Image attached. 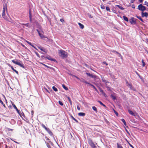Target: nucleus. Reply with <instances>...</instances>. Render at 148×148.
Instances as JSON below:
<instances>
[{"label": "nucleus", "mask_w": 148, "mask_h": 148, "mask_svg": "<svg viewBox=\"0 0 148 148\" xmlns=\"http://www.w3.org/2000/svg\"><path fill=\"white\" fill-rule=\"evenodd\" d=\"M58 52L60 56L63 58H66L67 57V53L62 50H59Z\"/></svg>", "instance_id": "1"}, {"label": "nucleus", "mask_w": 148, "mask_h": 148, "mask_svg": "<svg viewBox=\"0 0 148 148\" xmlns=\"http://www.w3.org/2000/svg\"><path fill=\"white\" fill-rule=\"evenodd\" d=\"M12 61L14 64L16 65H17L18 66H19L21 67L24 68V66L22 64L21 62V61H20L19 60H12Z\"/></svg>", "instance_id": "2"}, {"label": "nucleus", "mask_w": 148, "mask_h": 148, "mask_svg": "<svg viewBox=\"0 0 148 148\" xmlns=\"http://www.w3.org/2000/svg\"><path fill=\"white\" fill-rule=\"evenodd\" d=\"M88 143L92 148H97L95 144L93 142L91 139H89Z\"/></svg>", "instance_id": "3"}, {"label": "nucleus", "mask_w": 148, "mask_h": 148, "mask_svg": "<svg viewBox=\"0 0 148 148\" xmlns=\"http://www.w3.org/2000/svg\"><path fill=\"white\" fill-rule=\"evenodd\" d=\"M138 8L139 10L143 12L146 10L145 7L141 4H140L138 6Z\"/></svg>", "instance_id": "4"}, {"label": "nucleus", "mask_w": 148, "mask_h": 148, "mask_svg": "<svg viewBox=\"0 0 148 148\" xmlns=\"http://www.w3.org/2000/svg\"><path fill=\"white\" fill-rule=\"evenodd\" d=\"M142 16L143 17H145L147 18L148 16V14L147 12H142L141 13Z\"/></svg>", "instance_id": "5"}, {"label": "nucleus", "mask_w": 148, "mask_h": 148, "mask_svg": "<svg viewBox=\"0 0 148 148\" xmlns=\"http://www.w3.org/2000/svg\"><path fill=\"white\" fill-rule=\"evenodd\" d=\"M130 21L132 24H135L136 23V21L133 17L131 18L130 19Z\"/></svg>", "instance_id": "6"}, {"label": "nucleus", "mask_w": 148, "mask_h": 148, "mask_svg": "<svg viewBox=\"0 0 148 148\" xmlns=\"http://www.w3.org/2000/svg\"><path fill=\"white\" fill-rule=\"evenodd\" d=\"M45 58L47 59L48 60H50L52 61H55L56 60L52 58L51 56H47L45 57Z\"/></svg>", "instance_id": "7"}, {"label": "nucleus", "mask_w": 148, "mask_h": 148, "mask_svg": "<svg viewBox=\"0 0 148 148\" xmlns=\"http://www.w3.org/2000/svg\"><path fill=\"white\" fill-rule=\"evenodd\" d=\"M128 112L130 114L134 116H136L137 115V114L136 113H134L132 111L130 110H128Z\"/></svg>", "instance_id": "8"}, {"label": "nucleus", "mask_w": 148, "mask_h": 148, "mask_svg": "<svg viewBox=\"0 0 148 148\" xmlns=\"http://www.w3.org/2000/svg\"><path fill=\"white\" fill-rule=\"evenodd\" d=\"M3 13L2 14V16L5 19H6V18L5 16V7L4 6L3 8Z\"/></svg>", "instance_id": "9"}, {"label": "nucleus", "mask_w": 148, "mask_h": 148, "mask_svg": "<svg viewBox=\"0 0 148 148\" xmlns=\"http://www.w3.org/2000/svg\"><path fill=\"white\" fill-rule=\"evenodd\" d=\"M86 74L88 76L92 77V78H95L96 77V76L95 75H93L92 74H91L88 73H86Z\"/></svg>", "instance_id": "10"}, {"label": "nucleus", "mask_w": 148, "mask_h": 148, "mask_svg": "<svg viewBox=\"0 0 148 148\" xmlns=\"http://www.w3.org/2000/svg\"><path fill=\"white\" fill-rule=\"evenodd\" d=\"M37 31L39 35L41 38H43L45 37L38 30H37Z\"/></svg>", "instance_id": "11"}, {"label": "nucleus", "mask_w": 148, "mask_h": 148, "mask_svg": "<svg viewBox=\"0 0 148 148\" xmlns=\"http://www.w3.org/2000/svg\"><path fill=\"white\" fill-rule=\"evenodd\" d=\"M46 130L47 132L48 133L51 135H53V133L51 131V130L49 128H48Z\"/></svg>", "instance_id": "12"}, {"label": "nucleus", "mask_w": 148, "mask_h": 148, "mask_svg": "<svg viewBox=\"0 0 148 148\" xmlns=\"http://www.w3.org/2000/svg\"><path fill=\"white\" fill-rule=\"evenodd\" d=\"M78 115L80 116H83L85 115V114L83 112H80L78 113Z\"/></svg>", "instance_id": "13"}, {"label": "nucleus", "mask_w": 148, "mask_h": 148, "mask_svg": "<svg viewBox=\"0 0 148 148\" xmlns=\"http://www.w3.org/2000/svg\"><path fill=\"white\" fill-rule=\"evenodd\" d=\"M78 24L79 25V27H80L81 29H83L84 28V27L83 24H82L80 23H78Z\"/></svg>", "instance_id": "14"}, {"label": "nucleus", "mask_w": 148, "mask_h": 148, "mask_svg": "<svg viewBox=\"0 0 148 148\" xmlns=\"http://www.w3.org/2000/svg\"><path fill=\"white\" fill-rule=\"evenodd\" d=\"M85 83H86V84H89L90 86H91L92 87H93L94 89H95V90H97V89L95 87V86L93 85L90 84L89 83H88L87 82H85Z\"/></svg>", "instance_id": "15"}, {"label": "nucleus", "mask_w": 148, "mask_h": 148, "mask_svg": "<svg viewBox=\"0 0 148 148\" xmlns=\"http://www.w3.org/2000/svg\"><path fill=\"white\" fill-rule=\"evenodd\" d=\"M38 48L39 49H40V50H41L42 51L45 52V49L43 47H38Z\"/></svg>", "instance_id": "16"}, {"label": "nucleus", "mask_w": 148, "mask_h": 148, "mask_svg": "<svg viewBox=\"0 0 148 148\" xmlns=\"http://www.w3.org/2000/svg\"><path fill=\"white\" fill-rule=\"evenodd\" d=\"M11 67L12 69L14 71H15V73L17 74L18 75V72L16 70L14 69V68L12 66H11Z\"/></svg>", "instance_id": "17"}, {"label": "nucleus", "mask_w": 148, "mask_h": 148, "mask_svg": "<svg viewBox=\"0 0 148 148\" xmlns=\"http://www.w3.org/2000/svg\"><path fill=\"white\" fill-rule=\"evenodd\" d=\"M123 17L124 20L127 22H128V19L127 17L125 16H123Z\"/></svg>", "instance_id": "18"}, {"label": "nucleus", "mask_w": 148, "mask_h": 148, "mask_svg": "<svg viewBox=\"0 0 148 148\" xmlns=\"http://www.w3.org/2000/svg\"><path fill=\"white\" fill-rule=\"evenodd\" d=\"M92 108L93 110H94L96 112H97V109L94 106H93L92 107Z\"/></svg>", "instance_id": "19"}, {"label": "nucleus", "mask_w": 148, "mask_h": 148, "mask_svg": "<svg viewBox=\"0 0 148 148\" xmlns=\"http://www.w3.org/2000/svg\"><path fill=\"white\" fill-rule=\"evenodd\" d=\"M116 6L117 7H118L119 9H121L122 10H123L124 9V8H123L122 6H121L120 5H116Z\"/></svg>", "instance_id": "20"}, {"label": "nucleus", "mask_w": 148, "mask_h": 148, "mask_svg": "<svg viewBox=\"0 0 148 148\" xmlns=\"http://www.w3.org/2000/svg\"><path fill=\"white\" fill-rule=\"evenodd\" d=\"M121 121L123 123H124V124L126 126V123L125 122V120L124 119H121Z\"/></svg>", "instance_id": "21"}, {"label": "nucleus", "mask_w": 148, "mask_h": 148, "mask_svg": "<svg viewBox=\"0 0 148 148\" xmlns=\"http://www.w3.org/2000/svg\"><path fill=\"white\" fill-rule=\"evenodd\" d=\"M62 87H63V88L64 89H65L66 90H67L68 89V88L66 87L64 85V84H62Z\"/></svg>", "instance_id": "22"}, {"label": "nucleus", "mask_w": 148, "mask_h": 148, "mask_svg": "<svg viewBox=\"0 0 148 148\" xmlns=\"http://www.w3.org/2000/svg\"><path fill=\"white\" fill-rule=\"evenodd\" d=\"M52 89L53 90L55 91H58V89L57 88L54 86H53L52 87Z\"/></svg>", "instance_id": "23"}, {"label": "nucleus", "mask_w": 148, "mask_h": 148, "mask_svg": "<svg viewBox=\"0 0 148 148\" xmlns=\"http://www.w3.org/2000/svg\"><path fill=\"white\" fill-rule=\"evenodd\" d=\"M67 98L68 99H69V102H70V104L72 105V101L71 99L69 97H67Z\"/></svg>", "instance_id": "24"}, {"label": "nucleus", "mask_w": 148, "mask_h": 148, "mask_svg": "<svg viewBox=\"0 0 148 148\" xmlns=\"http://www.w3.org/2000/svg\"><path fill=\"white\" fill-rule=\"evenodd\" d=\"M136 17L138 18L139 19H140L142 22H143V20L142 19V18L140 16H136Z\"/></svg>", "instance_id": "25"}, {"label": "nucleus", "mask_w": 148, "mask_h": 148, "mask_svg": "<svg viewBox=\"0 0 148 148\" xmlns=\"http://www.w3.org/2000/svg\"><path fill=\"white\" fill-rule=\"evenodd\" d=\"M42 127L45 129L46 130L48 128H47L44 124H42Z\"/></svg>", "instance_id": "26"}, {"label": "nucleus", "mask_w": 148, "mask_h": 148, "mask_svg": "<svg viewBox=\"0 0 148 148\" xmlns=\"http://www.w3.org/2000/svg\"><path fill=\"white\" fill-rule=\"evenodd\" d=\"M117 148H123V147L121 145L117 144Z\"/></svg>", "instance_id": "27"}, {"label": "nucleus", "mask_w": 148, "mask_h": 148, "mask_svg": "<svg viewBox=\"0 0 148 148\" xmlns=\"http://www.w3.org/2000/svg\"><path fill=\"white\" fill-rule=\"evenodd\" d=\"M111 97H112V99L113 100H115L116 99L115 97L113 95H111Z\"/></svg>", "instance_id": "28"}, {"label": "nucleus", "mask_w": 148, "mask_h": 148, "mask_svg": "<svg viewBox=\"0 0 148 148\" xmlns=\"http://www.w3.org/2000/svg\"><path fill=\"white\" fill-rule=\"evenodd\" d=\"M142 63L143 64V66H144L145 65V63L143 60H142Z\"/></svg>", "instance_id": "29"}, {"label": "nucleus", "mask_w": 148, "mask_h": 148, "mask_svg": "<svg viewBox=\"0 0 148 148\" xmlns=\"http://www.w3.org/2000/svg\"><path fill=\"white\" fill-rule=\"evenodd\" d=\"M12 105L14 108L16 110L17 109V108H16V106L14 104H12Z\"/></svg>", "instance_id": "30"}, {"label": "nucleus", "mask_w": 148, "mask_h": 148, "mask_svg": "<svg viewBox=\"0 0 148 148\" xmlns=\"http://www.w3.org/2000/svg\"><path fill=\"white\" fill-rule=\"evenodd\" d=\"M59 103V104L61 105V106H63V103H62L61 101H58Z\"/></svg>", "instance_id": "31"}, {"label": "nucleus", "mask_w": 148, "mask_h": 148, "mask_svg": "<svg viewBox=\"0 0 148 148\" xmlns=\"http://www.w3.org/2000/svg\"><path fill=\"white\" fill-rule=\"evenodd\" d=\"M144 4L145 5H146L148 7V2L146 1H145L144 2Z\"/></svg>", "instance_id": "32"}, {"label": "nucleus", "mask_w": 148, "mask_h": 148, "mask_svg": "<svg viewBox=\"0 0 148 148\" xmlns=\"http://www.w3.org/2000/svg\"><path fill=\"white\" fill-rule=\"evenodd\" d=\"M114 113L117 116H118V113L114 110Z\"/></svg>", "instance_id": "33"}, {"label": "nucleus", "mask_w": 148, "mask_h": 148, "mask_svg": "<svg viewBox=\"0 0 148 148\" xmlns=\"http://www.w3.org/2000/svg\"><path fill=\"white\" fill-rule=\"evenodd\" d=\"M101 8L102 9H105V7L103 5H101Z\"/></svg>", "instance_id": "34"}, {"label": "nucleus", "mask_w": 148, "mask_h": 148, "mask_svg": "<svg viewBox=\"0 0 148 148\" xmlns=\"http://www.w3.org/2000/svg\"><path fill=\"white\" fill-rule=\"evenodd\" d=\"M42 65H43L45 67H47V68H50V67L46 65L45 64H42Z\"/></svg>", "instance_id": "35"}, {"label": "nucleus", "mask_w": 148, "mask_h": 148, "mask_svg": "<svg viewBox=\"0 0 148 148\" xmlns=\"http://www.w3.org/2000/svg\"><path fill=\"white\" fill-rule=\"evenodd\" d=\"M106 10L108 11H110V9L109 8V7H106Z\"/></svg>", "instance_id": "36"}, {"label": "nucleus", "mask_w": 148, "mask_h": 148, "mask_svg": "<svg viewBox=\"0 0 148 148\" xmlns=\"http://www.w3.org/2000/svg\"><path fill=\"white\" fill-rule=\"evenodd\" d=\"M100 92H101L102 93H103V94H104V96H106V95L105 94V93H104L103 92V90H100Z\"/></svg>", "instance_id": "37"}, {"label": "nucleus", "mask_w": 148, "mask_h": 148, "mask_svg": "<svg viewBox=\"0 0 148 148\" xmlns=\"http://www.w3.org/2000/svg\"><path fill=\"white\" fill-rule=\"evenodd\" d=\"M0 103L2 105H3V106H5V105L3 104V102L1 100H0Z\"/></svg>", "instance_id": "38"}, {"label": "nucleus", "mask_w": 148, "mask_h": 148, "mask_svg": "<svg viewBox=\"0 0 148 148\" xmlns=\"http://www.w3.org/2000/svg\"><path fill=\"white\" fill-rule=\"evenodd\" d=\"M60 21L62 23H63L64 22V21L63 19H60Z\"/></svg>", "instance_id": "39"}, {"label": "nucleus", "mask_w": 148, "mask_h": 148, "mask_svg": "<svg viewBox=\"0 0 148 148\" xmlns=\"http://www.w3.org/2000/svg\"><path fill=\"white\" fill-rule=\"evenodd\" d=\"M77 109H78V110H80V108L79 107V106H77Z\"/></svg>", "instance_id": "40"}, {"label": "nucleus", "mask_w": 148, "mask_h": 148, "mask_svg": "<svg viewBox=\"0 0 148 148\" xmlns=\"http://www.w3.org/2000/svg\"><path fill=\"white\" fill-rule=\"evenodd\" d=\"M26 42L28 44H29L30 45H31V42H30L27 41H26Z\"/></svg>", "instance_id": "41"}, {"label": "nucleus", "mask_w": 148, "mask_h": 148, "mask_svg": "<svg viewBox=\"0 0 148 148\" xmlns=\"http://www.w3.org/2000/svg\"><path fill=\"white\" fill-rule=\"evenodd\" d=\"M23 25H26L27 27H29V26H28V24H23Z\"/></svg>", "instance_id": "42"}, {"label": "nucleus", "mask_w": 148, "mask_h": 148, "mask_svg": "<svg viewBox=\"0 0 148 148\" xmlns=\"http://www.w3.org/2000/svg\"><path fill=\"white\" fill-rule=\"evenodd\" d=\"M98 102L101 104V105H102L103 104V103H102L101 101H99Z\"/></svg>", "instance_id": "43"}, {"label": "nucleus", "mask_w": 148, "mask_h": 148, "mask_svg": "<svg viewBox=\"0 0 148 148\" xmlns=\"http://www.w3.org/2000/svg\"><path fill=\"white\" fill-rule=\"evenodd\" d=\"M29 18H30V20L31 21V15L30 14V13H29Z\"/></svg>", "instance_id": "44"}, {"label": "nucleus", "mask_w": 148, "mask_h": 148, "mask_svg": "<svg viewBox=\"0 0 148 148\" xmlns=\"http://www.w3.org/2000/svg\"><path fill=\"white\" fill-rule=\"evenodd\" d=\"M132 8H135V6L134 5H132Z\"/></svg>", "instance_id": "45"}, {"label": "nucleus", "mask_w": 148, "mask_h": 148, "mask_svg": "<svg viewBox=\"0 0 148 148\" xmlns=\"http://www.w3.org/2000/svg\"><path fill=\"white\" fill-rule=\"evenodd\" d=\"M18 113L19 114V111L18 109L16 110Z\"/></svg>", "instance_id": "46"}, {"label": "nucleus", "mask_w": 148, "mask_h": 148, "mask_svg": "<svg viewBox=\"0 0 148 148\" xmlns=\"http://www.w3.org/2000/svg\"><path fill=\"white\" fill-rule=\"evenodd\" d=\"M18 113L19 114V111L18 109L16 110Z\"/></svg>", "instance_id": "47"}, {"label": "nucleus", "mask_w": 148, "mask_h": 148, "mask_svg": "<svg viewBox=\"0 0 148 148\" xmlns=\"http://www.w3.org/2000/svg\"><path fill=\"white\" fill-rule=\"evenodd\" d=\"M138 0L140 1V3L142 2L143 1V0Z\"/></svg>", "instance_id": "48"}, {"label": "nucleus", "mask_w": 148, "mask_h": 148, "mask_svg": "<svg viewBox=\"0 0 148 148\" xmlns=\"http://www.w3.org/2000/svg\"><path fill=\"white\" fill-rule=\"evenodd\" d=\"M8 130L9 131H12L13 130L12 129H10L8 128Z\"/></svg>", "instance_id": "49"}, {"label": "nucleus", "mask_w": 148, "mask_h": 148, "mask_svg": "<svg viewBox=\"0 0 148 148\" xmlns=\"http://www.w3.org/2000/svg\"><path fill=\"white\" fill-rule=\"evenodd\" d=\"M103 63L104 64H105L106 65H108V64H107V63L106 62H103Z\"/></svg>", "instance_id": "50"}, {"label": "nucleus", "mask_w": 148, "mask_h": 148, "mask_svg": "<svg viewBox=\"0 0 148 148\" xmlns=\"http://www.w3.org/2000/svg\"><path fill=\"white\" fill-rule=\"evenodd\" d=\"M74 77H75L76 78H77V79H79V78H78L76 76H75L74 75L73 76Z\"/></svg>", "instance_id": "51"}, {"label": "nucleus", "mask_w": 148, "mask_h": 148, "mask_svg": "<svg viewBox=\"0 0 148 148\" xmlns=\"http://www.w3.org/2000/svg\"><path fill=\"white\" fill-rule=\"evenodd\" d=\"M102 105L103 106L105 107V105H104V104H103H103Z\"/></svg>", "instance_id": "52"}, {"label": "nucleus", "mask_w": 148, "mask_h": 148, "mask_svg": "<svg viewBox=\"0 0 148 148\" xmlns=\"http://www.w3.org/2000/svg\"><path fill=\"white\" fill-rule=\"evenodd\" d=\"M129 86H130V88H131V86L130 84H129Z\"/></svg>", "instance_id": "53"}, {"label": "nucleus", "mask_w": 148, "mask_h": 148, "mask_svg": "<svg viewBox=\"0 0 148 148\" xmlns=\"http://www.w3.org/2000/svg\"><path fill=\"white\" fill-rule=\"evenodd\" d=\"M46 90H47V92H49V91H48V90L47 89H46Z\"/></svg>", "instance_id": "54"}, {"label": "nucleus", "mask_w": 148, "mask_h": 148, "mask_svg": "<svg viewBox=\"0 0 148 148\" xmlns=\"http://www.w3.org/2000/svg\"><path fill=\"white\" fill-rule=\"evenodd\" d=\"M39 52L42 54H43V53L41 52Z\"/></svg>", "instance_id": "55"}, {"label": "nucleus", "mask_w": 148, "mask_h": 148, "mask_svg": "<svg viewBox=\"0 0 148 148\" xmlns=\"http://www.w3.org/2000/svg\"><path fill=\"white\" fill-rule=\"evenodd\" d=\"M48 147L49 148H50V146H48Z\"/></svg>", "instance_id": "56"}, {"label": "nucleus", "mask_w": 148, "mask_h": 148, "mask_svg": "<svg viewBox=\"0 0 148 148\" xmlns=\"http://www.w3.org/2000/svg\"><path fill=\"white\" fill-rule=\"evenodd\" d=\"M74 119V120L75 121H77L76 119Z\"/></svg>", "instance_id": "57"}, {"label": "nucleus", "mask_w": 148, "mask_h": 148, "mask_svg": "<svg viewBox=\"0 0 148 148\" xmlns=\"http://www.w3.org/2000/svg\"><path fill=\"white\" fill-rule=\"evenodd\" d=\"M3 96L4 97V98L5 99V98L4 95H3Z\"/></svg>", "instance_id": "58"}, {"label": "nucleus", "mask_w": 148, "mask_h": 148, "mask_svg": "<svg viewBox=\"0 0 148 148\" xmlns=\"http://www.w3.org/2000/svg\"><path fill=\"white\" fill-rule=\"evenodd\" d=\"M32 113H33V111H32Z\"/></svg>", "instance_id": "59"}, {"label": "nucleus", "mask_w": 148, "mask_h": 148, "mask_svg": "<svg viewBox=\"0 0 148 148\" xmlns=\"http://www.w3.org/2000/svg\"><path fill=\"white\" fill-rule=\"evenodd\" d=\"M131 147H133V146L132 145H131Z\"/></svg>", "instance_id": "60"}, {"label": "nucleus", "mask_w": 148, "mask_h": 148, "mask_svg": "<svg viewBox=\"0 0 148 148\" xmlns=\"http://www.w3.org/2000/svg\"><path fill=\"white\" fill-rule=\"evenodd\" d=\"M116 53H118L117 52H116Z\"/></svg>", "instance_id": "61"}, {"label": "nucleus", "mask_w": 148, "mask_h": 148, "mask_svg": "<svg viewBox=\"0 0 148 148\" xmlns=\"http://www.w3.org/2000/svg\"><path fill=\"white\" fill-rule=\"evenodd\" d=\"M103 1H105V0H102Z\"/></svg>", "instance_id": "62"}, {"label": "nucleus", "mask_w": 148, "mask_h": 148, "mask_svg": "<svg viewBox=\"0 0 148 148\" xmlns=\"http://www.w3.org/2000/svg\"><path fill=\"white\" fill-rule=\"evenodd\" d=\"M5 100L7 101L6 99H5Z\"/></svg>", "instance_id": "63"}, {"label": "nucleus", "mask_w": 148, "mask_h": 148, "mask_svg": "<svg viewBox=\"0 0 148 148\" xmlns=\"http://www.w3.org/2000/svg\"><path fill=\"white\" fill-rule=\"evenodd\" d=\"M5 100L7 101L6 99H5Z\"/></svg>", "instance_id": "64"}]
</instances>
